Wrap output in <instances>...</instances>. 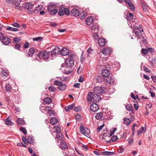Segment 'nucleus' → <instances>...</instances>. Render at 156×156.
I'll return each instance as SVG.
<instances>
[{
	"label": "nucleus",
	"instance_id": "nucleus-15",
	"mask_svg": "<svg viewBox=\"0 0 156 156\" xmlns=\"http://www.w3.org/2000/svg\"><path fill=\"white\" fill-rule=\"evenodd\" d=\"M105 40L103 38H100L98 39V43L99 46L102 47L105 45Z\"/></svg>",
	"mask_w": 156,
	"mask_h": 156
},
{
	"label": "nucleus",
	"instance_id": "nucleus-26",
	"mask_svg": "<svg viewBox=\"0 0 156 156\" xmlns=\"http://www.w3.org/2000/svg\"><path fill=\"white\" fill-rule=\"evenodd\" d=\"M87 15V13L83 11L82 12L79 14V16L81 19H83L85 18Z\"/></svg>",
	"mask_w": 156,
	"mask_h": 156
},
{
	"label": "nucleus",
	"instance_id": "nucleus-4",
	"mask_svg": "<svg viewBox=\"0 0 156 156\" xmlns=\"http://www.w3.org/2000/svg\"><path fill=\"white\" fill-rule=\"evenodd\" d=\"M0 40L3 44L6 45H8L11 41L10 38H8L1 32H0Z\"/></svg>",
	"mask_w": 156,
	"mask_h": 156
},
{
	"label": "nucleus",
	"instance_id": "nucleus-25",
	"mask_svg": "<svg viewBox=\"0 0 156 156\" xmlns=\"http://www.w3.org/2000/svg\"><path fill=\"white\" fill-rule=\"evenodd\" d=\"M74 105V104H73L69 106H66L65 108V109L67 112L69 111L73 108Z\"/></svg>",
	"mask_w": 156,
	"mask_h": 156
},
{
	"label": "nucleus",
	"instance_id": "nucleus-6",
	"mask_svg": "<svg viewBox=\"0 0 156 156\" xmlns=\"http://www.w3.org/2000/svg\"><path fill=\"white\" fill-rule=\"evenodd\" d=\"M60 49L59 47L57 46L53 49L51 53L50 59H53L56 57L57 55H60Z\"/></svg>",
	"mask_w": 156,
	"mask_h": 156
},
{
	"label": "nucleus",
	"instance_id": "nucleus-63",
	"mask_svg": "<svg viewBox=\"0 0 156 156\" xmlns=\"http://www.w3.org/2000/svg\"><path fill=\"white\" fill-rule=\"evenodd\" d=\"M21 2V1H16L14 2L15 3V5L16 6V7H18L20 4V2Z\"/></svg>",
	"mask_w": 156,
	"mask_h": 156
},
{
	"label": "nucleus",
	"instance_id": "nucleus-38",
	"mask_svg": "<svg viewBox=\"0 0 156 156\" xmlns=\"http://www.w3.org/2000/svg\"><path fill=\"white\" fill-rule=\"evenodd\" d=\"M1 73L4 76H7L9 75V73L8 70L3 69L1 71Z\"/></svg>",
	"mask_w": 156,
	"mask_h": 156
},
{
	"label": "nucleus",
	"instance_id": "nucleus-35",
	"mask_svg": "<svg viewBox=\"0 0 156 156\" xmlns=\"http://www.w3.org/2000/svg\"><path fill=\"white\" fill-rule=\"evenodd\" d=\"M7 30H10L12 31H18V29L10 27H8L6 28Z\"/></svg>",
	"mask_w": 156,
	"mask_h": 156
},
{
	"label": "nucleus",
	"instance_id": "nucleus-39",
	"mask_svg": "<svg viewBox=\"0 0 156 156\" xmlns=\"http://www.w3.org/2000/svg\"><path fill=\"white\" fill-rule=\"evenodd\" d=\"M60 147L62 149H66L68 148L67 144L65 143H62L61 144Z\"/></svg>",
	"mask_w": 156,
	"mask_h": 156
},
{
	"label": "nucleus",
	"instance_id": "nucleus-45",
	"mask_svg": "<svg viewBox=\"0 0 156 156\" xmlns=\"http://www.w3.org/2000/svg\"><path fill=\"white\" fill-rule=\"evenodd\" d=\"M56 138L59 140H61L62 138V135L61 133H58L56 135Z\"/></svg>",
	"mask_w": 156,
	"mask_h": 156
},
{
	"label": "nucleus",
	"instance_id": "nucleus-58",
	"mask_svg": "<svg viewBox=\"0 0 156 156\" xmlns=\"http://www.w3.org/2000/svg\"><path fill=\"white\" fill-rule=\"evenodd\" d=\"M93 38L96 40H97L99 38V35L97 34V33H94L93 34Z\"/></svg>",
	"mask_w": 156,
	"mask_h": 156
},
{
	"label": "nucleus",
	"instance_id": "nucleus-30",
	"mask_svg": "<svg viewBox=\"0 0 156 156\" xmlns=\"http://www.w3.org/2000/svg\"><path fill=\"white\" fill-rule=\"evenodd\" d=\"M17 122L19 125H23L25 123L24 121L21 118L18 119L17 120Z\"/></svg>",
	"mask_w": 156,
	"mask_h": 156
},
{
	"label": "nucleus",
	"instance_id": "nucleus-36",
	"mask_svg": "<svg viewBox=\"0 0 156 156\" xmlns=\"http://www.w3.org/2000/svg\"><path fill=\"white\" fill-rule=\"evenodd\" d=\"M124 123L126 124V125H129L130 123V119L128 118H125L124 119Z\"/></svg>",
	"mask_w": 156,
	"mask_h": 156
},
{
	"label": "nucleus",
	"instance_id": "nucleus-3",
	"mask_svg": "<svg viewBox=\"0 0 156 156\" xmlns=\"http://www.w3.org/2000/svg\"><path fill=\"white\" fill-rule=\"evenodd\" d=\"M73 54H71L69 55V58L65 61L66 68L72 67L74 65V60L73 58L74 57Z\"/></svg>",
	"mask_w": 156,
	"mask_h": 156
},
{
	"label": "nucleus",
	"instance_id": "nucleus-57",
	"mask_svg": "<svg viewBox=\"0 0 156 156\" xmlns=\"http://www.w3.org/2000/svg\"><path fill=\"white\" fill-rule=\"evenodd\" d=\"M119 149L118 150V151L119 153H122L124 150V148L122 147L121 146L119 147Z\"/></svg>",
	"mask_w": 156,
	"mask_h": 156
},
{
	"label": "nucleus",
	"instance_id": "nucleus-51",
	"mask_svg": "<svg viewBox=\"0 0 156 156\" xmlns=\"http://www.w3.org/2000/svg\"><path fill=\"white\" fill-rule=\"evenodd\" d=\"M62 82L61 81H58L57 80H55L54 82V84L56 85L59 86L62 84Z\"/></svg>",
	"mask_w": 156,
	"mask_h": 156
},
{
	"label": "nucleus",
	"instance_id": "nucleus-19",
	"mask_svg": "<svg viewBox=\"0 0 156 156\" xmlns=\"http://www.w3.org/2000/svg\"><path fill=\"white\" fill-rule=\"evenodd\" d=\"M94 19L93 17H88L86 20L85 22L88 25H90L93 22Z\"/></svg>",
	"mask_w": 156,
	"mask_h": 156
},
{
	"label": "nucleus",
	"instance_id": "nucleus-62",
	"mask_svg": "<svg viewBox=\"0 0 156 156\" xmlns=\"http://www.w3.org/2000/svg\"><path fill=\"white\" fill-rule=\"evenodd\" d=\"M12 26L16 27H20V24L16 22L12 23Z\"/></svg>",
	"mask_w": 156,
	"mask_h": 156
},
{
	"label": "nucleus",
	"instance_id": "nucleus-55",
	"mask_svg": "<svg viewBox=\"0 0 156 156\" xmlns=\"http://www.w3.org/2000/svg\"><path fill=\"white\" fill-rule=\"evenodd\" d=\"M64 10L65 14L66 15L69 16L70 13L69 10L67 8H65Z\"/></svg>",
	"mask_w": 156,
	"mask_h": 156
},
{
	"label": "nucleus",
	"instance_id": "nucleus-60",
	"mask_svg": "<svg viewBox=\"0 0 156 156\" xmlns=\"http://www.w3.org/2000/svg\"><path fill=\"white\" fill-rule=\"evenodd\" d=\"M48 89L51 92H54L56 90L55 88L54 87L51 86H49Z\"/></svg>",
	"mask_w": 156,
	"mask_h": 156
},
{
	"label": "nucleus",
	"instance_id": "nucleus-18",
	"mask_svg": "<svg viewBox=\"0 0 156 156\" xmlns=\"http://www.w3.org/2000/svg\"><path fill=\"white\" fill-rule=\"evenodd\" d=\"M124 1L130 7V9L133 10L135 9V7L133 4L131 3L130 0H124Z\"/></svg>",
	"mask_w": 156,
	"mask_h": 156
},
{
	"label": "nucleus",
	"instance_id": "nucleus-32",
	"mask_svg": "<svg viewBox=\"0 0 156 156\" xmlns=\"http://www.w3.org/2000/svg\"><path fill=\"white\" fill-rule=\"evenodd\" d=\"M5 124L8 125H12L14 124L13 123L11 120L8 119L7 118L5 120Z\"/></svg>",
	"mask_w": 156,
	"mask_h": 156
},
{
	"label": "nucleus",
	"instance_id": "nucleus-14",
	"mask_svg": "<svg viewBox=\"0 0 156 156\" xmlns=\"http://www.w3.org/2000/svg\"><path fill=\"white\" fill-rule=\"evenodd\" d=\"M105 83L107 84H112L114 85H115L116 84V82L114 81V78L112 77H110L109 80L106 79L105 80Z\"/></svg>",
	"mask_w": 156,
	"mask_h": 156
},
{
	"label": "nucleus",
	"instance_id": "nucleus-46",
	"mask_svg": "<svg viewBox=\"0 0 156 156\" xmlns=\"http://www.w3.org/2000/svg\"><path fill=\"white\" fill-rule=\"evenodd\" d=\"M59 11L58 12V15L60 16H63L64 14V10L58 9Z\"/></svg>",
	"mask_w": 156,
	"mask_h": 156
},
{
	"label": "nucleus",
	"instance_id": "nucleus-2",
	"mask_svg": "<svg viewBox=\"0 0 156 156\" xmlns=\"http://www.w3.org/2000/svg\"><path fill=\"white\" fill-rule=\"evenodd\" d=\"M38 56L39 58H43L44 59L47 61H48L49 59H50L51 54H50L49 52L47 51H42L39 52Z\"/></svg>",
	"mask_w": 156,
	"mask_h": 156
},
{
	"label": "nucleus",
	"instance_id": "nucleus-11",
	"mask_svg": "<svg viewBox=\"0 0 156 156\" xmlns=\"http://www.w3.org/2000/svg\"><path fill=\"white\" fill-rule=\"evenodd\" d=\"M101 75L103 77H108L110 76V73L108 70L105 69L102 71Z\"/></svg>",
	"mask_w": 156,
	"mask_h": 156
},
{
	"label": "nucleus",
	"instance_id": "nucleus-24",
	"mask_svg": "<svg viewBox=\"0 0 156 156\" xmlns=\"http://www.w3.org/2000/svg\"><path fill=\"white\" fill-rule=\"evenodd\" d=\"M118 138L116 136L114 135L113 136L111 139L107 141V143H111V142H114L118 140Z\"/></svg>",
	"mask_w": 156,
	"mask_h": 156
},
{
	"label": "nucleus",
	"instance_id": "nucleus-56",
	"mask_svg": "<svg viewBox=\"0 0 156 156\" xmlns=\"http://www.w3.org/2000/svg\"><path fill=\"white\" fill-rule=\"evenodd\" d=\"M117 128H113L112 129L110 132V135L112 136L114 134L115 131L116 130Z\"/></svg>",
	"mask_w": 156,
	"mask_h": 156
},
{
	"label": "nucleus",
	"instance_id": "nucleus-23",
	"mask_svg": "<svg viewBox=\"0 0 156 156\" xmlns=\"http://www.w3.org/2000/svg\"><path fill=\"white\" fill-rule=\"evenodd\" d=\"M108 90L106 89V92L109 94H112L115 91V88L113 87H109L107 89Z\"/></svg>",
	"mask_w": 156,
	"mask_h": 156
},
{
	"label": "nucleus",
	"instance_id": "nucleus-43",
	"mask_svg": "<svg viewBox=\"0 0 156 156\" xmlns=\"http://www.w3.org/2000/svg\"><path fill=\"white\" fill-rule=\"evenodd\" d=\"M126 109L129 111H132V109H133V108L130 104H128L126 106Z\"/></svg>",
	"mask_w": 156,
	"mask_h": 156
},
{
	"label": "nucleus",
	"instance_id": "nucleus-50",
	"mask_svg": "<svg viewBox=\"0 0 156 156\" xmlns=\"http://www.w3.org/2000/svg\"><path fill=\"white\" fill-rule=\"evenodd\" d=\"M141 52L144 55H146L148 53L147 49H141Z\"/></svg>",
	"mask_w": 156,
	"mask_h": 156
},
{
	"label": "nucleus",
	"instance_id": "nucleus-49",
	"mask_svg": "<svg viewBox=\"0 0 156 156\" xmlns=\"http://www.w3.org/2000/svg\"><path fill=\"white\" fill-rule=\"evenodd\" d=\"M58 12V10L55 9L50 11V14L51 15H54L56 14Z\"/></svg>",
	"mask_w": 156,
	"mask_h": 156
},
{
	"label": "nucleus",
	"instance_id": "nucleus-5",
	"mask_svg": "<svg viewBox=\"0 0 156 156\" xmlns=\"http://www.w3.org/2000/svg\"><path fill=\"white\" fill-rule=\"evenodd\" d=\"M135 27L133 29V31L135 33L136 36L138 37V39H140L142 35L140 34L143 31V30L142 26L140 25H139L138 27ZM142 39L144 38L143 37H142Z\"/></svg>",
	"mask_w": 156,
	"mask_h": 156
},
{
	"label": "nucleus",
	"instance_id": "nucleus-37",
	"mask_svg": "<svg viewBox=\"0 0 156 156\" xmlns=\"http://www.w3.org/2000/svg\"><path fill=\"white\" fill-rule=\"evenodd\" d=\"M102 135L104 136L105 137L107 138L109 137L112 136L110 135V133H109L108 132V131H106V132H104V133H103Z\"/></svg>",
	"mask_w": 156,
	"mask_h": 156
},
{
	"label": "nucleus",
	"instance_id": "nucleus-29",
	"mask_svg": "<svg viewBox=\"0 0 156 156\" xmlns=\"http://www.w3.org/2000/svg\"><path fill=\"white\" fill-rule=\"evenodd\" d=\"M5 88L6 91L11 92L10 90L12 89V87L9 83H8L6 84L5 86Z\"/></svg>",
	"mask_w": 156,
	"mask_h": 156
},
{
	"label": "nucleus",
	"instance_id": "nucleus-61",
	"mask_svg": "<svg viewBox=\"0 0 156 156\" xmlns=\"http://www.w3.org/2000/svg\"><path fill=\"white\" fill-rule=\"evenodd\" d=\"M73 109H74V110L76 112H77L78 111H81V107L80 106H78L76 107H74Z\"/></svg>",
	"mask_w": 156,
	"mask_h": 156
},
{
	"label": "nucleus",
	"instance_id": "nucleus-9",
	"mask_svg": "<svg viewBox=\"0 0 156 156\" xmlns=\"http://www.w3.org/2000/svg\"><path fill=\"white\" fill-rule=\"evenodd\" d=\"M98 106L95 103L92 104L90 105V109L92 112H95L98 109Z\"/></svg>",
	"mask_w": 156,
	"mask_h": 156
},
{
	"label": "nucleus",
	"instance_id": "nucleus-44",
	"mask_svg": "<svg viewBox=\"0 0 156 156\" xmlns=\"http://www.w3.org/2000/svg\"><path fill=\"white\" fill-rule=\"evenodd\" d=\"M28 143L32 144L33 143V140L31 136H28L27 139Z\"/></svg>",
	"mask_w": 156,
	"mask_h": 156
},
{
	"label": "nucleus",
	"instance_id": "nucleus-64",
	"mask_svg": "<svg viewBox=\"0 0 156 156\" xmlns=\"http://www.w3.org/2000/svg\"><path fill=\"white\" fill-rule=\"evenodd\" d=\"M147 52H149L151 53H152L154 51V49L152 48H148L147 49Z\"/></svg>",
	"mask_w": 156,
	"mask_h": 156
},
{
	"label": "nucleus",
	"instance_id": "nucleus-20",
	"mask_svg": "<svg viewBox=\"0 0 156 156\" xmlns=\"http://www.w3.org/2000/svg\"><path fill=\"white\" fill-rule=\"evenodd\" d=\"M107 79H105L101 76H98L96 79L97 82L101 83L104 82L105 83V80Z\"/></svg>",
	"mask_w": 156,
	"mask_h": 156
},
{
	"label": "nucleus",
	"instance_id": "nucleus-16",
	"mask_svg": "<svg viewBox=\"0 0 156 156\" xmlns=\"http://www.w3.org/2000/svg\"><path fill=\"white\" fill-rule=\"evenodd\" d=\"M79 12L77 9H73L71 11V15L72 16H79Z\"/></svg>",
	"mask_w": 156,
	"mask_h": 156
},
{
	"label": "nucleus",
	"instance_id": "nucleus-22",
	"mask_svg": "<svg viewBox=\"0 0 156 156\" xmlns=\"http://www.w3.org/2000/svg\"><path fill=\"white\" fill-rule=\"evenodd\" d=\"M115 154V153L113 152H110L108 151H105L102 152V155L111 156Z\"/></svg>",
	"mask_w": 156,
	"mask_h": 156
},
{
	"label": "nucleus",
	"instance_id": "nucleus-12",
	"mask_svg": "<svg viewBox=\"0 0 156 156\" xmlns=\"http://www.w3.org/2000/svg\"><path fill=\"white\" fill-rule=\"evenodd\" d=\"M112 49L109 47H106L103 49L102 52L105 55L110 54L112 52Z\"/></svg>",
	"mask_w": 156,
	"mask_h": 156
},
{
	"label": "nucleus",
	"instance_id": "nucleus-7",
	"mask_svg": "<svg viewBox=\"0 0 156 156\" xmlns=\"http://www.w3.org/2000/svg\"><path fill=\"white\" fill-rule=\"evenodd\" d=\"M92 100H93V102H100V100L96 97L94 98V94L93 92H90L88 93L87 95V101H91Z\"/></svg>",
	"mask_w": 156,
	"mask_h": 156
},
{
	"label": "nucleus",
	"instance_id": "nucleus-52",
	"mask_svg": "<svg viewBox=\"0 0 156 156\" xmlns=\"http://www.w3.org/2000/svg\"><path fill=\"white\" fill-rule=\"evenodd\" d=\"M43 38L41 37H39L34 38H33V40L34 41H40Z\"/></svg>",
	"mask_w": 156,
	"mask_h": 156
},
{
	"label": "nucleus",
	"instance_id": "nucleus-28",
	"mask_svg": "<svg viewBox=\"0 0 156 156\" xmlns=\"http://www.w3.org/2000/svg\"><path fill=\"white\" fill-rule=\"evenodd\" d=\"M103 116V114L102 112H99L96 114L95 117L96 119L98 120L101 119Z\"/></svg>",
	"mask_w": 156,
	"mask_h": 156
},
{
	"label": "nucleus",
	"instance_id": "nucleus-21",
	"mask_svg": "<svg viewBox=\"0 0 156 156\" xmlns=\"http://www.w3.org/2000/svg\"><path fill=\"white\" fill-rule=\"evenodd\" d=\"M33 5L30 2H27L24 5V8L25 9L30 10L33 8Z\"/></svg>",
	"mask_w": 156,
	"mask_h": 156
},
{
	"label": "nucleus",
	"instance_id": "nucleus-40",
	"mask_svg": "<svg viewBox=\"0 0 156 156\" xmlns=\"http://www.w3.org/2000/svg\"><path fill=\"white\" fill-rule=\"evenodd\" d=\"M66 87V85L65 84H63L60 85L58 87L59 90H65Z\"/></svg>",
	"mask_w": 156,
	"mask_h": 156
},
{
	"label": "nucleus",
	"instance_id": "nucleus-34",
	"mask_svg": "<svg viewBox=\"0 0 156 156\" xmlns=\"http://www.w3.org/2000/svg\"><path fill=\"white\" fill-rule=\"evenodd\" d=\"M44 102L46 104H50L51 102V99L49 97L45 98L44 99Z\"/></svg>",
	"mask_w": 156,
	"mask_h": 156
},
{
	"label": "nucleus",
	"instance_id": "nucleus-31",
	"mask_svg": "<svg viewBox=\"0 0 156 156\" xmlns=\"http://www.w3.org/2000/svg\"><path fill=\"white\" fill-rule=\"evenodd\" d=\"M58 121V119L55 117L51 119L50 120V123L53 125L56 124Z\"/></svg>",
	"mask_w": 156,
	"mask_h": 156
},
{
	"label": "nucleus",
	"instance_id": "nucleus-13",
	"mask_svg": "<svg viewBox=\"0 0 156 156\" xmlns=\"http://www.w3.org/2000/svg\"><path fill=\"white\" fill-rule=\"evenodd\" d=\"M141 4L143 10L145 12H147L149 9V7L148 5L143 1L141 2Z\"/></svg>",
	"mask_w": 156,
	"mask_h": 156
},
{
	"label": "nucleus",
	"instance_id": "nucleus-54",
	"mask_svg": "<svg viewBox=\"0 0 156 156\" xmlns=\"http://www.w3.org/2000/svg\"><path fill=\"white\" fill-rule=\"evenodd\" d=\"M20 37H16L14 39L13 41L16 43H18L21 40Z\"/></svg>",
	"mask_w": 156,
	"mask_h": 156
},
{
	"label": "nucleus",
	"instance_id": "nucleus-33",
	"mask_svg": "<svg viewBox=\"0 0 156 156\" xmlns=\"http://www.w3.org/2000/svg\"><path fill=\"white\" fill-rule=\"evenodd\" d=\"M133 14L132 13H129V15L126 16V19L127 20L131 21L133 19Z\"/></svg>",
	"mask_w": 156,
	"mask_h": 156
},
{
	"label": "nucleus",
	"instance_id": "nucleus-10",
	"mask_svg": "<svg viewBox=\"0 0 156 156\" xmlns=\"http://www.w3.org/2000/svg\"><path fill=\"white\" fill-rule=\"evenodd\" d=\"M69 50L66 48H63L62 49H60V55L65 56L68 55Z\"/></svg>",
	"mask_w": 156,
	"mask_h": 156
},
{
	"label": "nucleus",
	"instance_id": "nucleus-41",
	"mask_svg": "<svg viewBox=\"0 0 156 156\" xmlns=\"http://www.w3.org/2000/svg\"><path fill=\"white\" fill-rule=\"evenodd\" d=\"M50 7H52V8H54V9L56 8V5L54 3H50L48 6L47 9H49V8H50Z\"/></svg>",
	"mask_w": 156,
	"mask_h": 156
},
{
	"label": "nucleus",
	"instance_id": "nucleus-53",
	"mask_svg": "<svg viewBox=\"0 0 156 156\" xmlns=\"http://www.w3.org/2000/svg\"><path fill=\"white\" fill-rule=\"evenodd\" d=\"M93 51V50L91 48H89L87 50V52L88 54L87 55V57H88L90 56L89 54H91Z\"/></svg>",
	"mask_w": 156,
	"mask_h": 156
},
{
	"label": "nucleus",
	"instance_id": "nucleus-1",
	"mask_svg": "<svg viewBox=\"0 0 156 156\" xmlns=\"http://www.w3.org/2000/svg\"><path fill=\"white\" fill-rule=\"evenodd\" d=\"M93 92L94 94L96 95L97 98L101 100V98L99 95L105 94L106 92V89L104 87L97 86L94 87Z\"/></svg>",
	"mask_w": 156,
	"mask_h": 156
},
{
	"label": "nucleus",
	"instance_id": "nucleus-8",
	"mask_svg": "<svg viewBox=\"0 0 156 156\" xmlns=\"http://www.w3.org/2000/svg\"><path fill=\"white\" fill-rule=\"evenodd\" d=\"M80 130L81 134L88 137L87 135H88L90 133V130L88 128L82 126L80 127Z\"/></svg>",
	"mask_w": 156,
	"mask_h": 156
},
{
	"label": "nucleus",
	"instance_id": "nucleus-48",
	"mask_svg": "<svg viewBox=\"0 0 156 156\" xmlns=\"http://www.w3.org/2000/svg\"><path fill=\"white\" fill-rule=\"evenodd\" d=\"M14 46V47L16 49L20 51V48L21 47V44H20L16 43L15 44Z\"/></svg>",
	"mask_w": 156,
	"mask_h": 156
},
{
	"label": "nucleus",
	"instance_id": "nucleus-17",
	"mask_svg": "<svg viewBox=\"0 0 156 156\" xmlns=\"http://www.w3.org/2000/svg\"><path fill=\"white\" fill-rule=\"evenodd\" d=\"M35 51V50L34 48H30L27 53V56L29 57H31L33 55Z\"/></svg>",
	"mask_w": 156,
	"mask_h": 156
},
{
	"label": "nucleus",
	"instance_id": "nucleus-59",
	"mask_svg": "<svg viewBox=\"0 0 156 156\" xmlns=\"http://www.w3.org/2000/svg\"><path fill=\"white\" fill-rule=\"evenodd\" d=\"M22 141L25 144H28V141H27V139L25 137L23 136L22 137Z\"/></svg>",
	"mask_w": 156,
	"mask_h": 156
},
{
	"label": "nucleus",
	"instance_id": "nucleus-27",
	"mask_svg": "<svg viewBox=\"0 0 156 156\" xmlns=\"http://www.w3.org/2000/svg\"><path fill=\"white\" fill-rule=\"evenodd\" d=\"M92 25L91 27V29L93 31L98 30V29L99 28V26L98 24L96 23L95 24H92Z\"/></svg>",
	"mask_w": 156,
	"mask_h": 156
},
{
	"label": "nucleus",
	"instance_id": "nucleus-42",
	"mask_svg": "<svg viewBox=\"0 0 156 156\" xmlns=\"http://www.w3.org/2000/svg\"><path fill=\"white\" fill-rule=\"evenodd\" d=\"M20 130L23 133L24 135L26 134L27 133L26 128L24 127H20Z\"/></svg>",
	"mask_w": 156,
	"mask_h": 156
},
{
	"label": "nucleus",
	"instance_id": "nucleus-47",
	"mask_svg": "<svg viewBox=\"0 0 156 156\" xmlns=\"http://www.w3.org/2000/svg\"><path fill=\"white\" fill-rule=\"evenodd\" d=\"M54 127L56 128V132L57 133H60L61 131L60 127H59L58 126H54Z\"/></svg>",
	"mask_w": 156,
	"mask_h": 156
}]
</instances>
